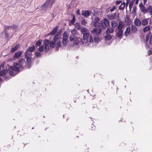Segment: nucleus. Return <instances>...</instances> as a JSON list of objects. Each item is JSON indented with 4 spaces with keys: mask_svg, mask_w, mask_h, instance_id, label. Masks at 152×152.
Returning <instances> with one entry per match:
<instances>
[{
    "mask_svg": "<svg viewBox=\"0 0 152 152\" xmlns=\"http://www.w3.org/2000/svg\"><path fill=\"white\" fill-rule=\"evenodd\" d=\"M81 32L83 34V38L85 45L89 46L91 43L93 42V37L91 36H89V31L85 28L82 27L81 29Z\"/></svg>",
    "mask_w": 152,
    "mask_h": 152,
    "instance_id": "1",
    "label": "nucleus"
},
{
    "mask_svg": "<svg viewBox=\"0 0 152 152\" xmlns=\"http://www.w3.org/2000/svg\"><path fill=\"white\" fill-rule=\"evenodd\" d=\"M26 64L25 60L23 58H20L18 62H14L13 63V65L19 66L21 69L23 68V65Z\"/></svg>",
    "mask_w": 152,
    "mask_h": 152,
    "instance_id": "2",
    "label": "nucleus"
},
{
    "mask_svg": "<svg viewBox=\"0 0 152 152\" xmlns=\"http://www.w3.org/2000/svg\"><path fill=\"white\" fill-rule=\"evenodd\" d=\"M32 55H27L25 54V56L26 59V62L27 65V68L29 69L31 68V58Z\"/></svg>",
    "mask_w": 152,
    "mask_h": 152,
    "instance_id": "3",
    "label": "nucleus"
},
{
    "mask_svg": "<svg viewBox=\"0 0 152 152\" xmlns=\"http://www.w3.org/2000/svg\"><path fill=\"white\" fill-rule=\"evenodd\" d=\"M36 49L34 45H33L31 46H29L27 49L26 51L25 52L24 54L28 55H32V52Z\"/></svg>",
    "mask_w": 152,
    "mask_h": 152,
    "instance_id": "4",
    "label": "nucleus"
},
{
    "mask_svg": "<svg viewBox=\"0 0 152 152\" xmlns=\"http://www.w3.org/2000/svg\"><path fill=\"white\" fill-rule=\"evenodd\" d=\"M50 42L49 40L47 39H45L42 45L44 46L45 48V52L47 53L48 52L49 50V45L50 44Z\"/></svg>",
    "mask_w": 152,
    "mask_h": 152,
    "instance_id": "5",
    "label": "nucleus"
},
{
    "mask_svg": "<svg viewBox=\"0 0 152 152\" xmlns=\"http://www.w3.org/2000/svg\"><path fill=\"white\" fill-rule=\"evenodd\" d=\"M151 33L150 32L146 35L145 37L146 45L147 44V42L148 41L149 39L150 38L149 44L151 45H152V34L151 35Z\"/></svg>",
    "mask_w": 152,
    "mask_h": 152,
    "instance_id": "6",
    "label": "nucleus"
},
{
    "mask_svg": "<svg viewBox=\"0 0 152 152\" xmlns=\"http://www.w3.org/2000/svg\"><path fill=\"white\" fill-rule=\"evenodd\" d=\"M102 29L100 27L98 28H94L91 31L92 33L95 34L97 36H99L102 32Z\"/></svg>",
    "mask_w": 152,
    "mask_h": 152,
    "instance_id": "7",
    "label": "nucleus"
},
{
    "mask_svg": "<svg viewBox=\"0 0 152 152\" xmlns=\"http://www.w3.org/2000/svg\"><path fill=\"white\" fill-rule=\"evenodd\" d=\"M118 20L119 21V22L118 23V26L116 28L115 31V32H116V31L117 29L118 30H123L122 29L124 26V24L123 21H121L120 19Z\"/></svg>",
    "mask_w": 152,
    "mask_h": 152,
    "instance_id": "8",
    "label": "nucleus"
},
{
    "mask_svg": "<svg viewBox=\"0 0 152 152\" xmlns=\"http://www.w3.org/2000/svg\"><path fill=\"white\" fill-rule=\"evenodd\" d=\"M55 1V0H47L45 3L48 7L51 8Z\"/></svg>",
    "mask_w": 152,
    "mask_h": 152,
    "instance_id": "9",
    "label": "nucleus"
},
{
    "mask_svg": "<svg viewBox=\"0 0 152 152\" xmlns=\"http://www.w3.org/2000/svg\"><path fill=\"white\" fill-rule=\"evenodd\" d=\"M59 27L56 26L52 30V31L48 33V35L53 36L56 34L57 31Z\"/></svg>",
    "mask_w": 152,
    "mask_h": 152,
    "instance_id": "10",
    "label": "nucleus"
},
{
    "mask_svg": "<svg viewBox=\"0 0 152 152\" xmlns=\"http://www.w3.org/2000/svg\"><path fill=\"white\" fill-rule=\"evenodd\" d=\"M139 7L141 10V11L144 13H145L147 12V9L145 8V6L142 3H141L139 4Z\"/></svg>",
    "mask_w": 152,
    "mask_h": 152,
    "instance_id": "11",
    "label": "nucleus"
},
{
    "mask_svg": "<svg viewBox=\"0 0 152 152\" xmlns=\"http://www.w3.org/2000/svg\"><path fill=\"white\" fill-rule=\"evenodd\" d=\"M91 14V12L89 10H84V12H82L81 15L86 18L88 17Z\"/></svg>",
    "mask_w": 152,
    "mask_h": 152,
    "instance_id": "12",
    "label": "nucleus"
},
{
    "mask_svg": "<svg viewBox=\"0 0 152 152\" xmlns=\"http://www.w3.org/2000/svg\"><path fill=\"white\" fill-rule=\"evenodd\" d=\"M22 54V53L21 51H18L15 53L13 56V58H18L20 57Z\"/></svg>",
    "mask_w": 152,
    "mask_h": 152,
    "instance_id": "13",
    "label": "nucleus"
},
{
    "mask_svg": "<svg viewBox=\"0 0 152 152\" xmlns=\"http://www.w3.org/2000/svg\"><path fill=\"white\" fill-rule=\"evenodd\" d=\"M134 23L135 25L137 26H140L141 24L140 20L139 19V18H136L135 19Z\"/></svg>",
    "mask_w": 152,
    "mask_h": 152,
    "instance_id": "14",
    "label": "nucleus"
},
{
    "mask_svg": "<svg viewBox=\"0 0 152 152\" xmlns=\"http://www.w3.org/2000/svg\"><path fill=\"white\" fill-rule=\"evenodd\" d=\"M123 30L124 29H123V30H119L118 32L116 33L117 37L120 39L122 38Z\"/></svg>",
    "mask_w": 152,
    "mask_h": 152,
    "instance_id": "15",
    "label": "nucleus"
},
{
    "mask_svg": "<svg viewBox=\"0 0 152 152\" xmlns=\"http://www.w3.org/2000/svg\"><path fill=\"white\" fill-rule=\"evenodd\" d=\"M15 66H16L14 65L13 66H10L9 69L15 71H18L20 70V68Z\"/></svg>",
    "mask_w": 152,
    "mask_h": 152,
    "instance_id": "16",
    "label": "nucleus"
},
{
    "mask_svg": "<svg viewBox=\"0 0 152 152\" xmlns=\"http://www.w3.org/2000/svg\"><path fill=\"white\" fill-rule=\"evenodd\" d=\"M20 45L19 44H18L16 45L14 47L12 48L10 51L11 52L13 53L14 52L17 50L19 48Z\"/></svg>",
    "mask_w": 152,
    "mask_h": 152,
    "instance_id": "17",
    "label": "nucleus"
},
{
    "mask_svg": "<svg viewBox=\"0 0 152 152\" xmlns=\"http://www.w3.org/2000/svg\"><path fill=\"white\" fill-rule=\"evenodd\" d=\"M48 7L46 5V4L45 3L41 7V9L44 12H46L47 10V8Z\"/></svg>",
    "mask_w": 152,
    "mask_h": 152,
    "instance_id": "18",
    "label": "nucleus"
},
{
    "mask_svg": "<svg viewBox=\"0 0 152 152\" xmlns=\"http://www.w3.org/2000/svg\"><path fill=\"white\" fill-rule=\"evenodd\" d=\"M104 25L106 26L107 27H109L110 24L109 22L108 19L106 18H104Z\"/></svg>",
    "mask_w": 152,
    "mask_h": 152,
    "instance_id": "19",
    "label": "nucleus"
},
{
    "mask_svg": "<svg viewBox=\"0 0 152 152\" xmlns=\"http://www.w3.org/2000/svg\"><path fill=\"white\" fill-rule=\"evenodd\" d=\"M42 40L41 39H39L37 41L35 45L34 46L36 48H37L42 43Z\"/></svg>",
    "mask_w": 152,
    "mask_h": 152,
    "instance_id": "20",
    "label": "nucleus"
},
{
    "mask_svg": "<svg viewBox=\"0 0 152 152\" xmlns=\"http://www.w3.org/2000/svg\"><path fill=\"white\" fill-rule=\"evenodd\" d=\"M68 33L66 31H64L63 34L62 39L67 40L68 39Z\"/></svg>",
    "mask_w": 152,
    "mask_h": 152,
    "instance_id": "21",
    "label": "nucleus"
},
{
    "mask_svg": "<svg viewBox=\"0 0 152 152\" xmlns=\"http://www.w3.org/2000/svg\"><path fill=\"white\" fill-rule=\"evenodd\" d=\"M114 29L113 28H108L106 31V33L107 34H110L113 32Z\"/></svg>",
    "mask_w": 152,
    "mask_h": 152,
    "instance_id": "22",
    "label": "nucleus"
},
{
    "mask_svg": "<svg viewBox=\"0 0 152 152\" xmlns=\"http://www.w3.org/2000/svg\"><path fill=\"white\" fill-rule=\"evenodd\" d=\"M130 27H128L126 28V30L124 33L126 37L130 33Z\"/></svg>",
    "mask_w": 152,
    "mask_h": 152,
    "instance_id": "23",
    "label": "nucleus"
},
{
    "mask_svg": "<svg viewBox=\"0 0 152 152\" xmlns=\"http://www.w3.org/2000/svg\"><path fill=\"white\" fill-rule=\"evenodd\" d=\"M111 26L113 28H115L118 25V23L115 20H112L111 22Z\"/></svg>",
    "mask_w": 152,
    "mask_h": 152,
    "instance_id": "24",
    "label": "nucleus"
},
{
    "mask_svg": "<svg viewBox=\"0 0 152 152\" xmlns=\"http://www.w3.org/2000/svg\"><path fill=\"white\" fill-rule=\"evenodd\" d=\"M8 70L7 69L2 70L0 72V76H2L3 75H4L6 74L7 73Z\"/></svg>",
    "mask_w": 152,
    "mask_h": 152,
    "instance_id": "25",
    "label": "nucleus"
},
{
    "mask_svg": "<svg viewBox=\"0 0 152 152\" xmlns=\"http://www.w3.org/2000/svg\"><path fill=\"white\" fill-rule=\"evenodd\" d=\"M56 44V42L52 40L50 42V46L51 48H53L55 47Z\"/></svg>",
    "mask_w": 152,
    "mask_h": 152,
    "instance_id": "26",
    "label": "nucleus"
},
{
    "mask_svg": "<svg viewBox=\"0 0 152 152\" xmlns=\"http://www.w3.org/2000/svg\"><path fill=\"white\" fill-rule=\"evenodd\" d=\"M38 50L39 52H42L44 50H45L44 46L42 45L40 46L39 47V48L38 49Z\"/></svg>",
    "mask_w": 152,
    "mask_h": 152,
    "instance_id": "27",
    "label": "nucleus"
},
{
    "mask_svg": "<svg viewBox=\"0 0 152 152\" xmlns=\"http://www.w3.org/2000/svg\"><path fill=\"white\" fill-rule=\"evenodd\" d=\"M148 23V21L146 19H143L141 21L142 25L144 26L146 25Z\"/></svg>",
    "mask_w": 152,
    "mask_h": 152,
    "instance_id": "28",
    "label": "nucleus"
},
{
    "mask_svg": "<svg viewBox=\"0 0 152 152\" xmlns=\"http://www.w3.org/2000/svg\"><path fill=\"white\" fill-rule=\"evenodd\" d=\"M94 26L96 28H99L100 27V26H101V25H100V23L98 22H95L94 23Z\"/></svg>",
    "mask_w": 152,
    "mask_h": 152,
    "instance_id": "29",
    "label": "nucleus"
},
{
    "mask_svg": "<svg viewBox=\"0 0 152 152\" xmlns=\"http://www.w3.org/2000/svg\"><path fill=\"white\" fill-rule=\"evenodd\" d=\"M111 36L110 34H106V36H105V38L106 40H110L111 39Z\"/></svg>",
    "mask_w": 152,
    "mask_h": 152,
    "instance_id": "30",
    "label": "nucleus"
},
{
    "mask_svg": "<svg viewBox=\"0 0 152 152\" xmlns=\"http://www.w3.org/2000/svg\"><path fill=\"white\" fill-rule=\"evenodd\" d=\"M72 19L70 21V23H71L72 24L74 25V23H75V15H72Z\"/></svg>",
    "mask_w": 152,
    "mask_h": 152,
    "instance_id": "31",
    "label": "nucleus"
},
{
    "mask_svg": "<svg viewBox=\"0 0 152 152\" xmlns=\"http://www.w3.org/2000/svg\"><path fill=\"white\" fill-rule=\"evenodd\" d=\"M136 9L137 7L136 6H134L133 8L132 13L135 15L136 14Z\"/></svg>",
    "mask_w": 152,
    "mask_h": 152,
    "instance_id": "32",
    "label": "nucleus"
},
{
    "mask_svg": "<svg viewBox=\"0 0 152 152\" xmlns=\"http://www.w3.org/2000/svg\"><path fill=\"white\" fill-rule=\"evenodd\" d=\"M150 29V27L149 26H147L143 28V31L145 32L149 31Z\"/></svg>",
    "mask_w": 152,
    "mask_h": 152,
    "instance_id": "33",
    "label": "nucleus"
},
{
    "mask_svg": "<svg viewBox=\"0 0 152 152\" xmlns=\"http://www.w3.org/2000/svg\"><path fill=\"white\" fill-rule=\"evenodd\" d=\"M131 30L134 32H135L137 31V28L134 25H132L131 26Z\"/></svg>",
    "mask_w": 152,
    "mask_h": 152,
    "instance_id": "34",
    "label": "nucleus"
},
{
    "mask_svg": "<svg viewBox=\"0 0 152 152\" xmlns=\"http://www.w3.org/2000/svg\"><path fill=\"white\" fill-rule=\"evenodd\" d=\"M59 38V36H58V35L56 34L53 37V40L56 42L57 41H58V40Z\"/></svg>",
    "mask_w": 152,
    "mask_h": 152,
    "instance_id": "35",
    "label": "nucleus"
},
{
    "mask_svg": "<svg viewBox=\"0 0 152 152\" xmlns=\"http://www.w3.org/2000/svg\"><path fill=\"white\" fill-rule=\"evenodd\" d=\"M68 42V40H67L62 39V43L64 47L66 46L67 45Z\"/></svg>",
    "mask_w": 152,
    "mask_h": 152,
    "instance_id": "36",
    "label": "nucleus"
},
{
    "mask_svg": "<svg viewBox=\"0 0 152 152\" xmlns=\"http://www.w3.org/2000/svg\"><path fill=\"white\" fill-rule=\"evenodd\" d=\"M75 28H76L77 30H80L81 28V26L79 24L77 23H75Z\"/></svg>",
    "mask_w": 152,
    "mask_h": 152,
    "instance_id": "37",
    "label": "nucleus"
},
{
    "mask_svg": "<svg viewBox=\"0 0 152 152\" xmlns=\"http://www.w3.org/2000/svg\"><path fill=\"white\" fill-rule=\"evenodd\" d=\"M107 18L109 20H113L115 19V17H114L113 15H107Z\"/></svg>",
    "mask_w": 152,
    "mask_h": 152,
    "instance_id": "38",
    "label": "nucleus"
},
{
    "mask_svg": "<svg viewBox=\"0 0 152 152\" xmlns=\"http://www.w3.org/2000/svg\"><path fill=\"white\" fill-rule=\"evenodd\" d=\"M93 11L94 12L93 15L94 16H96L98 14V11L97 10L94 9Z\"/></svg>",
    "mask_w": 152,
    "mask_h": 152,
    "instance_id": "39",
    "label": "nucleus"
},
{
    "mask_svg": "<svg viewBox=\"0 0 152 152\" xmlns=\"http://www.w3.org/2000/svg\"><path fill=\"white\" fill-rule=\"evenodd\" d=\"M124 21H125V22L126 23H127V25H129L130 24V22L131 21L130 18H129V20L128 19H125Z\"/></svg>",
    "mask_w": 152,
    "mask_h": 152,
    "instance_id": "40",
    "label": "nucleus"
},
{
    "mask_svg": "<svg viewBox=\"0 0 152 152\" xmlns=\"http://www.w3.org/2000/svg\"><path fill=\"white\" fill-rule=\"evenodd\" d=\"M10 27L8 26H7L6 25H4V31H7V30H8L9 29Z\"/></svg>",
    "mask_w": 152,
    "mask_h": 152,
    "instance_id": "41",
    "label": "nucleus"
},
{
    "mask_svg": "<svg viewBox=\"0 0 152 152\" xmlns=\"http://www.w3.org/2000/svg\"><path fill=\"white\" fill-rule=\"evenodd\" d=\"M87 23V22L84 19H83L81 20V23L83 25L85 26H86Z\"/></svg>",
    "mask_w": 152,
    "mask_h": 152,
    "instance_id": "42",
    "label": "nucleus"
},
{
    "mask_svg": "<svg viewBox=\"0 0 152 152\" xmlns=\"http://www.w3.org/2000/svg\"><path fill=\"white\" fill-rule=\"evenodd\" d=\"M71 32L73 35L74 34H76L77 33V31L75 29H74L71 31Z\"/></svg>",
    "mask_w": 152,
    "mask_h": 152,
    "instance_id": "43",
    "label": "nucleus"
},
{
    "mask_svg": "<svg viewBox=\"0 0 152 152\" xmlns=\"http://www.w3.org/2000/svg\"><path fill=\"white\" fill-rule=\"evenodd\" d=\"M35 54L37 57H39L41 55V53L39 51L36 52L35 53Z\"/></svg>",
    "mask_w": 152,
    "mask_h": 152,
    "instance_id": "44",
    "label": "nucleus"
},
{
    "mask_svg": "<svg viewBox=\"0 0 152 152\" xmlns=\"http://www.w3.org/2000/svg\"><path fill=\"white\" fill-rule=\"evenodd\" d=\"M133 2H132V1H130L129 5V11H130L132 8V7L133 5Z\"/></svg>",
    "mask_w": 152,
    "mask_h": 152,
    "instance_id": "45",
    "label": "nucleus"
},
{
    "mask_svg": "<svg viewBox=\"0 0 152 152\" xmlns=\"http://www.w3.org/2000/svg\"><path fill=\"white\" fill-rule=\"evenodd\" d=\"M10 75L11 76H14L16 74H14V72L13 71L9 70Z\"/></svg>",
    "mask_w": 152,
    "mask_h": 152,
    "instance_id": "46",
    "label": "nucleus"
},
{
    "mask_svg": "<svg viewBox=\"0 0 152 152\" xmlns=\"http://www.w3.org/2000/svg\"><path fill=\"white\" fill-rule=\"evenodd\" d=\"M124 8V7L123 6V5L121 4L119 6V9L121 10H123Z\"/></svg>",
    "mask_w": 152,
    "mask_h": 152,
    "instance_id": "47",
    "label": "nucleus"
},
{
    "mask_svg": "<svg viewBox=\"0 0 152 152\" xmlns=\"http://www.w3.org/2000/svg\"><path fill=\"white\" fill-rule=\"evenodd\" d=\"M147 9V11L151 12H152V6H150Z\"/></svg>",
    "mask_w": 152,
    "mask_h": 152,
    "instance_id": "48",
    "label": "nucleus"
},
{
    "mask_svg": "<svg viewBox=\"0 0 152 152\" xmlns=\"http://www.w3.org/2000/svg\"><path fill=\"white\" fill-rule=\"evenodd\" d=\"M4 80H6L7 79H9L10 78V76H7V75H4Z\"/></svg>",
    "mask_w": 152,
    "mask_h": 152,
    "instance_id": "49",
    "label": "nucleus"
},
{
    "mask_svg": "<svg viewBox=\"0 0 152 152\" xmlns=\"http://www.w3.org/2000/svg\"><path fill=\"white\" fill-rule=\"evenodd\" d=\"M94 20L95 22H98L99 21V17H96L94 18Z\"/></svg>",
    "mask_w": 152,
    "mask_h": 152,
    "instance_id": "50",
    "label": "nucleus"
},
{
    "mask_svg": "<svg viewBox=\"0 0 152 152\" xmlns=\"http://www.w3.org/2000/svg\"><path fill=\"white\" fill-rule=\"evenodd\" d=\"M122 3V1H117L115 2V4L116 5H118Z\"/></svg>",
    "mask_w": 152,
    "mask_h": 152,
    "instance_id": "51",
    "label": "nucleus"
},
{
    "mask_svg": "<svg viewBox=\"0 0 152 152\" xmlns=\"http://www.w3.org/2000/svg\"><path fill=\"white\" fill-rule=\"evenodd\" d=\"M115 8H116V6H113L112 8H111V9H110V11L111 12H113V11H114V10H115Z\"/></svg>",
    "mask_w": 152,
    "mask_h": 152,
    "instance_id": "52",
    "label": "nucleus"
},
{
    "mask_svg": "<svg viewBox=\"0 0 152 152\" xmlns=\"http://www.w3.org/2000/svg\"><path fill=\"white\" fill-rule=\"evenodd\" d=\"M69 39L70 41H72L74 40V38L72 36L70 35L69 37Z\"/></svg>",
    "mask_w": 152,
    "mask_h": 152,
    "instance_id": "53",
    "label": "nucleus"
},
{
    "mask_svg": "<svg viewBox=\"0 0 152 152\" xmlns=\"http://www.w3.org/2000/svg\"><path fill=\"white\" fill-rule=\"evenodd\" d=\"M94 40L96 43L98 42L99 40V38L98 37H94Z\"/></svg>",
    "mask_w": 152,
    "mask_h": 152,
    "instance_id": "54",
    "label": "nucleus"
},
{
    "mask_svg": "<svg viewBox=\"0 0 152 152\" xmlns=\"http://www.w3.org/2000/svg\"><path fill=\"white\" fill-rule=\"evenodd\" d=\"M56 47H61V43L59 41L57 42V45H56Z\"/></svg>",
    "mask_w": 152,
    "mask_h": 152,
    "instance_id": "55",
    "label": "nucleus"
},
{
    "mask_svg": "<svg viewBox=\"0 0 152 152\" xmlns=\"http://www.w3.org/2000/svg\"><path fill=\"white\" fill-rule=\"evenodd\" d=\"M62 32V31L61 30H60L57 33V34H56V35H58L59 36H60V34Z\"/></svg>",
    "mask_w": 152,
    "mask_h": 152,
    "instance_id": "56",
    "label": "nucleus"
},
{
    "mask_svg": "<svg viewBox=\"0 0 152 152\" xmlns=\"http://www.w3.org/2000/svg\"><path fill=\"white\" fill-rule=\"evenodd\" d=\"M80 9H78L77 10V11L76 12V14L77 15H80Z\"/></svg>",
    "mask_w": 152,
    "mask_h": 152,
    "instance_id": "57",
    "label": "nucleus"
},
{
    "mask_svg": "<svg viewBox=\"0 0 152 152\" xmlns=\"http://www.w3.org/2000/svg\"><path fill=\"white\" fill-rule=\"evenodd\" d=\"M102 28L103 29H105L106 28V26L105 25H101Z\"/></svg>",
    "mask_w": 152,
    "mask_h": 152,
    "instance_id": "58",
    "label": "nucleus"
},
{
    "mask_svg": "<svg viewBox=\"0 0 152 152\" xmlns=\"http://www.w3.org/2000/svg\"><path fill=\"white\" fill-rule=\"evenodd\" d=\"M5 34V37H8L9 36V34L7 33V31H4Z\"/></svg>",
    "mask_w": 152,
    "mask_h": 152,
    "instance_id": "59",
    "label": "nucleus"
},
{
    "mask_svg": "<svg viewBox=\"0 0 152 152\" xmlns=\"http://www.w3.org/2000/svg\"><path fill=\"white\" fill-rule=\"evenodd\" d=\"M18 27V26H17L16 25H15V24L12 26V28L13 29L17 28Z\"/></svg>",
    "mask_w": 152,
    "mask_h": 152,
    "instance_id": "60",
    "label": "nucleus"
},
{
    "mask_svg": "<svg viewBox=\"0 0 152 152\" xmlns=\"http://www.w3.org/2000/svg\"><path fill=\"white\" fill-rule=\"evenodd\" d=\"M91 127H92V128L91 129V130H94V129H95V126H94V125H93V124L91 125Z\"/></svg>",
    "mask_w": 152,
    "mask_h": 152,
    "instance_id": "61",
    "label": "nucleus"
},
{
    "mask_svg": "<svg viewBox=\"0 0 152 152\" xmlns=\"http://www.w3.org/2000/svg\"><path fill=\"white\" fill-rule=\"evenodd\" d=\"M126 19H128L129 20V15H126Z\"/></svg>",
    "mask_w": 152,
    "mask_h": 152,
    "instance_id": "62",
    "label": "nucleus"
},
{
    "mask_svg": "<svg viewBox=\"0 0 152 152\" xmlns=\"http://www.w3.org/2000/svg\"><path fill=\"white\" fill-rule=\"evenodd\" d=\"M114 16V17H115V18H116V17L117 14L116 12H115L114 13L113 15Z\"/></svg>",
    "mask_w": 152,
    "mask_h": 152,
    "instance_id": "63",
    "label": "nucleus"
},
{
    "mask_svg": "<svg viewBox=\"0 0 152 152\" xmlns=\"http://www.w3.org/2000/svg\"><path fill=\"white\" fill-rule=\"evenodd\" d=\"M106 11L105 12H107V13H108V12H109V11H110V10H109V8H108V9H106V11Z\"/></svg>",
    "mask_w": 152,
    "mask_h": 152,
    "instance_id": "64",
    "label": "nucleus"
}]
</instances>
